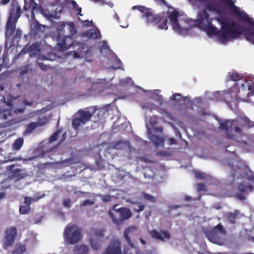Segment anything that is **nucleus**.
Segmentation results:
<instances>
[{
	"label": "nucleus",
	"instance_id": "f257e3e1",
	"mask_svg": "<svg viewBox=\"0 0 254 254\" xmlns=\"http://www.w3.org/2000/svg\"><path fill=\"white\" fill-rule=\"evenodd\" d=\"M220 30L216 28L213 35L216 36L223 44H226L232 39L239 37L243 33L246 39L254 44V40L252 39L254 33V29L251 28L245 29L241 26L227 22H221Z\"/></svg>",
	"mask_w": 254,
	"mask_h": 254
},
{
	"label": "nucleus",
	"instance_id": "f03ea898",
	"mask_svg": "<svg viewBox=\"0 0 254 254\" xmlns=\"http://www.w3.org/2000/svg\"><path fill=\"white\" fill-rule=\"evenodd\" d=\"M21 14V9L17 0H13L9 11V16L6 23L5 35L6 41H11L13 45L15 41L17 42L22 35L21 31L16 29V23Z\"/></svg>",
	"mask_w": 254,
	"mask_h": 254
},
{
	"label": "nucleus",
	"instance_id": "7ed1b4c3",
	"mask_svg": "<svg viewBox=\"0 0 254 254\" xmlns=\"http://www.w3.org/2000/svg\"><path fill=\"white\" fill-rule=\"evenodd\" d=\"M254 126V123L248 118L240 120H225L220 124V128L225 131L227 138L234 140L236 139V136L232 133L233 130L236 133L243 135V128H250Z\"/></svg>",
	"mask_w": 254,
	"mask_h": 254
},
{
	"label": "nucleus",
	"instance_id": "20e7f679",
	"mask_svg": "<svg viewBox=\"0 0 254 254\" xmlns=\"http://www.w3.org/2000/svg\"><path fill=\"white\" fill-rule=\"evenodd\" d=\"M133 9H136L142 13V17L145 18L147 23L157 25L158 28L160 29H168V18L164 13L154 15L151 9L144 6H134Z\"/></svg>",
	"mask_w": 254,
	"mask_h": 254
},
{
	"label": "nucleus",
	"instance_id": "39448f33",
	"mask_svg": "<svg viewBox=\"0 0 254 254\" xmlns=\"http://www.w3.org/2000/svg\"><path fill=\"white\" fill-rule=\"evenodd\" d=\"M203 233L207 239L212 243L222 246L226 242V230L221 223L213 228H207Z\"/></svg>",
	"mask_w": 254,
	"mask_h": 254
},
{
	"label": "nucleus",
	"instance_id": "423d86ee",
	"mask_svg": "<svg viewBox=\"0 0 254 254\" xmlns=\"http://www.w3.org/2000/svg\"><path fill=\"white\" fill-rule=\"evenodd\" d=\"M231 170V175L233 180L246 179L254 183V175L248 166L240 165L237 161H230L227 163Z\"/></svg>",
	"mask_w": 254,
	"mask_h": 254
},
{
	"label": "nucleus",
	"instance_id": "0eeeda50",
	"mask_svg": "<svg viewBox=\"0 0 254 254\" xmlns=\"http://www.w3.org/2000/svg\"><path fill=\"white\" fill-rule=\"evenodd\" d=\"M96 110V108L94 106L89 107L84 109H79L77 112L78 117L72 120L73 128L77 130L81 126H83L89 122Z\"/></svg>",
	"mask_w": 254,
	"mask_h": 254
},
{
	"label": "nucleus",
	"instance_id": "6e6552de",
	"mask_svg": "<svg viewBox=\"0 0 254 254\" xmlns=\"http://www.w3.org/2000/svg\"><path fill=\"white\" fill-rule=\"evenodd\" d=\"M212 19L210 18L206 10L203 9L198 12L197 19L195 24L202 30L206 32L208 35H213L216 30V27L212 24Z\"/></svg>",
	"mask_w": 254,
	"mask_h": 254
},
{
	"label": "nucleus",
	"instance_id": "1a4fd4ad",
	"mask_svg": "<svg viewBox=\"0 0 254 254\" xmlns=\"http://www.w3.org/2000/svg\"><path fill=\"white\" fill-rule=\"evenodd\" d=\"M80 230L75 225L68 224L64 229V237L67 243L74 244L80 241Z\"/></svg>",
	"mask_w": 254,
	"mask_h": 254
},
{
	"label": "nucleus",
	"instance_id": "9d476101",
	"mask_svg": "<svg viewBox=\"0 0 254 254\" xmlns=\"http://www.w3.org/2000/svg\"><path fill=\"white\" fill-rule=\"evenodd\" d=\"M57 39V47L61 51H64L72 47H75L80 45L78 42L74 41L70 36H64L62 38H61L60 36H58Z\"/></svg>",
	"mask_w": 254,
	"mask_h": 254
},
{
	"label": "nucleus",
	"instance_id": "9b49d317",
	"mask_svg": "<svg viewBox=\"0 0 254 254\" xmlns=\"http://www.w3.org/2000/svg\"><path fill=\"white\" fill-rule=\"evenodd\" d=\"M179 16V12L176 10H174L168 15V17L173 29L179 34L184 35L188 32V29L186 28H183L180 25L178 20Z\"/></svg>",
	"mask_w": 254,
	"mask_h": 254
},
{
	"label": "nucleus",
	"instance_id": "f8f14e48",
	"mask_svg": "<svg viewBox=\"0 0 254 254\" xmlns=\"http://www.w3.org/2000/svg\"><path fill=\"white\" fill-rule=\"evenodd\" d=\"M17 236V229L15 227H11L6 229L3 239V247L7 248L11 247Z\"/></svg>",
	"mask_w": 254,
	"mask_h": 254
},
{
	"label": "nucleus",
	"instance_id": "ddd939ff",
	"mask_svg": "<svg viewBox=\"0 0 254 254\" xmlns=\"http://www.w3.org/2000/svg\"><path fill=\"white\" fill-rule=\"evenodd\" d=\"M25 0V4L24 5V9L26 11L31 9L32 12H34L35 10L39 9H41L42 13L47 17L48 18H54V15L53 14L50 13L45 10H43L41 9V7L37 3L35 2V0H29L27 1Z\"/></svg>",
	"mask_w": 254,
	"mask_h": 254
},
{
	"label": "nucleus",
	"instance_id": "4468645a",
	"mask_svg": "<svg viewBox=\"0 0 254 254\" xmlns=\"http://www.w3.org/2000/svg\"><path fill=\"white\" fill-rule=\"evenodd\" d=\"M102 254H122L120 242L118 240L112 241Z\"/></svg>",
	"mask_w": 254,
	"mask_h": 254
},
{
	"label": "nucleus",
	"instance_id": "2eb2a0df",
	"mask_svg": "<svg viewBox=\"0 0 254 254\" xmlns=\"http://www.w3.org/2000/svg\"><path fill=\"white\" fill-rule=\"evenodd\" d=\"M149 234L153 239L161 241H164L171 238L170 233L166 230H160V232H158L156 230L153 229L149 232Z\"/></svg>",
	"mask_w": 254,
	"mask_h": 254
},
{
	"label": "nucleus",
	"instance_id": "dca6fc26",
	"mask_svg": "<svg viewBox=\"0 0 254 254\" xmlns=\"http://www.w3.org/2000/svg\"><path fill=\"white\" fill-rule=\"evenodd\" d=\"M117 205V204L113 205L112 210L109 211L108 214L111 218L113 222L117 226H119L123 223V221L121 215H120V213L119 211V208L116 209Z\"/></svg>",
	"mask_w": 254,
	"mask_h": 254
},
{
	"label": "nucleus",
	"instance_id": "f3484780",
	"mask_svg": "<svg viewBox=\"0 0 254 254\" xmlns=\"http://www.w3.org/2000/svg\"><path fill=\"white\" fill-rule=\"evenodd\" d=\"M81 36L83 37L94 40L100 38L101 37L100 31L97 28L86 30L82 33Z\"/></svg>",
	"mask_w": 254,
	"mask_h": 254
},
{
	"label": "nucleus",
	"instance_id": "a211bd4d",
	"mask_svg": "<svg viewBox=\"0 0 254 254\" xmlns=\"http://www.w3.org/2000/svg\"><path fill=\"white\" fill-rule=\"evenodd\" d=\"M135 227H129L127 228L124 232V236L128 246L131 248H134V245L131 241L130 237L132 236L133 232L135 230Z\"/></svg>",
	"mask_w": 254,
	"mask_h": 254
},
{
	"label": "nucleus",
	"instance_id": "6ab92c4d",
	"mask_svg": "<svg viewBox=\"0 0 254 254\" xmlns=\"http://www.w3.org/2000/svg\"><path fill=\"white\" fill-rule=\"evenodd\" d=\"M40 51V44L37 42L32 44L28 48V52L30 53V56L38 55Z\"/></svg>",
	"mask_w": 254,
	"mask_h": 254
},
{
	"label": "nucleus",
	"instance_id": "aec40b11",
	"mask_svg": "<svg viewBox=\"0 0 254 254\" xmlns=\"http://www.w3.org/2000/svg\"><path fill=\"white\" fill-rule=\"evenodd\" d=\"M240 215V211L238 210H235L233 212H228L227 213V219L230 223L234 224L236 222V219L239 217Z\"/></svg>",
	"mask_w": 254,
	"mask_h": 254
},
{
	"label": "nucleus",
	"instance_id": "412c9836",
	"mask_svg": "<svg viewBox=\"0 0 254 254\" xmlns=\"http://www.w3.org/2000/svg\"><path fill=\"white\" fill-rule=\"evenodd\" d=\"M129 142L128 141L119 140L113 142L111 143V147L115 149H122L128 146Z\"/></svg>",
	"mask_w": 254,
	"mask_h": 254
},
{
	"label": "nucleus",
	"instance_id": "4be33fe9",
	"mask_svg": "<svg viewBox=\"0 0 254 254\" xmlns=\"http://www.w3.org/2000/svg\"><path fill=\"white\" fill-rule=\"evenodd\" d=\"M150 139L156 148H158L160 146L163 147L164 145V139L162 137L152 135L150 137Z\"/></svg>",
	"mask_w": 254,
	"mask_h": 254
},
{
	"label": "nucleus",
	"instance_id": "5701e85b",
	"mask_svg": "<svg viewBox=\"0 0 254 254\" xmlns=\"http://www.w3.org/2000/svg\"><path fill=\"white\" fill-rule=\"evenodd\" d=\"M119 211L121 215L123 222L129 219L132 216V213L128 208L121 207L119 208Z\"/></svg>",
	"mask_w": 254,
	"mask_h": 254
},
{
	"label": "nucleus",
	"instance_id": "b1692460",
	"mask_svg": "<svg viewBox=\"0 0 254 254\" xmlns=\"http://www.w3.org/2000/svg\"><path fill=\"white\" fill-rule=\"evenodd\" d=\"M26 252V246L20 243L15 245L11 254H25Z\"/></svg>",
	"mask_w": 254,
	"mask_h": 254
},
{
	"label": "nucleus",
	"instance_id": "393cba45",
	"mask_svg": "<svg viewBox=\"0 0 254 254\" xmlns=\"http://www.w3.org/2000/svg\"><path fill=\"white\" fill-rule=\"evenodd\" d=\"M238 190L241 192L246 193L247 191L251 192L253 190V187L252 185L246 186L242 183L239 184Z\"/></svg>",
	"mask_w": 254,
	"mask_h": 254
},
{
	"label": "nucleus",
	"instance_id": "a878e982",
	"mask_svg": "<svg viewBox=\"0 0 254 254\" xmlns=\"http://www.w3.org/2000/svg\"><path fill=\"white\" fill-rule=\"evenodd\" d=\"M23 139L21 137L16 139L12 145L13 149L15 150H19L23 145Z\"/></svg>",
	"mask_w": 254,
	"mask_h": 254
},
{
	"label": "nucleus",
	"instance_id": "bb28decb",
	"mask_svg": "<svg viewBox=\"0 0 254 254\" xmlns=\"http://www.w3.org/2000/svg\"><path fill=\"white\" fill-rule=\"evenodd\" d=\"M75 250H76L78 254H88L89 248L85 245H81L80 247L76 246Z\"/></svg>",
	"mask_w": 254,
	"mask_h": 254
},
{
	"label": "nucleus",
	"instance_id": "cd10ccee",
	"mask_svg": "<svg viewBox=\"0 0 254 254\" xmlns=\"http://www.w3.org/2000/svg\"><path fill=\"white\" fill-rule=\"evenodd\" d=\"M38 127L37 124L35 122H31L28 124L25 130L26 133H30Z\"/></svg>",
	"mask_w": 254,
	"mask_h": 254
},
{
	"label": "nucleus",
	"instance_id": "c85d7f7f",
	"mask_svg": "<svg viewBox=\"0 0 254 254\" xmlns=\"http://www.w3.org/2000/svg\"><path fill=\"white\" fill-rule=\"evenodd\" d=\"M142 195L144 199L146 201L152 203H154L156 201V198L155 197L146 192H142Z\"/></svg>",
	"mask_w": 254,
	"mask_h": 254
},
{
	"label": "nucleus",
	"instance_id": "c756f323",
	"mask_svg": "<svg viewBox=\"0 0 254 254\" xmlns=\"http://www.w3.org/2000/svg\"><path fill=\"white\" fill-rule=\"evenodd\" d=\"M31 210L30 206L27 205H20L19 206V211L21 214H28Z\"/></svg>",
	"mask_w": 254,
	"mask_h": 254
},
{
	"label": "nucleus",
	"instance_id": "7c9ffc66",
	"mask_svg": "<svg viewBox=\"0 0 254 254\" xmlns=\"http://www.w3.org/2000/svg\"><path fill=\"white\" fill-rule=\"evenodd\" d=\"M105 231V230L103 229H95L92 230V233L94 234V235L97 237L101 238L104 237V232Z\"/></svg>",
	"mask_w": 254,
	"mask_h": 254
},
{
	"label": "nucleus",
	"instance_id": "2f4dec72",
	"mask_svg": "<svg viewBox=\"0 0 254 254\" xmlns=\"http://www.w3.org/2000/svg\"><path fill=\"white\" fill-rule=\"evenodd\" d=\"M40 198H41V197L38 198H32L28 196H25L24 197V203L26 204V205L30 206L32 201H36Z\"/></svg>",
	"mask_w": 254,
	"mask_h": 254
},
{
	"label": "nucleus",
	"instance_id": "473e14b6",
	"mask_svg": "<svg viewBox=\"0 0 254 254\" xmlns=\"http://www.w3.org/2000/svg\"><path fill=\"white\" fill-rule=\"evenodd\" d=\"M102 80L98 79L97 82H94L92 83V87L90 89V90L94 91L98 90L102 87L101 86V82Z\"/></svg>",
	"mask_w": 254,
	"mask_h": 254
},
{
	"label": "nucleus",
	"instance_id": "72a5a7b5",
	"mask_svg": "<svg viewBox=\"0 0 254 254\" xmlns=\"http://www.w3.org/2000/svg\"><path fill=\"white\" fill-rule=\"evenodd\" d=\"M68 26V29L71 35H74L76 32V30L73 22H70L67 23Z\"/></svg>",
	"mask_w": 254,
	"mask_h": 254
},
{
	"label": "nucleus",
	"instance_id": "f704fd0d",
	"mask_svg": "<svg viewBox=\"0 0 254 254\" xmlns=\"http://www.w3.org/2000/svg\"><path fill=\"white\" fill-rule=\"evenodd\" d=\"M61 132V130L58 129L54 133L50 138V142H52L57 140Z\"/></svg>",
	"mask_w": 254,
	"mask_h": 254
},
{
	"label": "nucleus",
	"instance_id": "c9c22d12",
	"mask_svg": "<svg viewBox=\"0 0 254 254\" xmlns=\"http://www.w3.org/2000/svg\"><path fill=\"white\" fill-rule=\"evenodd\" d=\"M90 244L92 248L94 250H97L100 247V245L99 242L94 241L93 239L90 240Z\"/></svg>",
	"mask_w": 254,
	"mask_h": 254
},
{
	"label": "nucleus",
	"instance_id": "e433bc0d",
	"mask_svg": "<svg viewBox=\"0 0 254 254\" xmlns=\"http://www.w3.org/2000/svg\"><path fill=\"white\" fill-rule=\"evenodd\" d=\"M135 204L137 205H136V207H135L133 208L134 211L139 213L143 210V209L145 207L144 205H143V204H141L140 203H136Z\"/></svg>",
	"mask_w": 254,
	"mask_h": 254
},
{
	"label": "nucleus",
	"instance_id": "4c0bfd02",
	"mask_svg": "<svg viewBox=\"0 0 254 254\" xmlns=\"http://www.w3.org/2000/svg\"><path fill=\"white\" fill-rule=\"evenodd\" d=\"M48 122L47 119L46 117L43 118H39L38 121L36 122L37 124L38 127L44 126L47 124Z\"/></svg>",
	"mask_w": 254,
	"mask_h": 254
},
{
	"label": "nucleus",
	"instance_id": "58836bf2",
	"mask_svg": "<svg viewBox=\"0 0 254 254\" xmlns=\"http://www.w3.org/2000/svg\"><path fill=\"white\" fill-rule=\"evenodd\" d=\"M248 90L250 91V92H248L247 93V95L248 96L251 95V94L254 95V84L252 83H249L248 85Z\"/></svg>",
	"mask_w": 254,
	"mask_h": 254
},
{
	"label": "nucleus",
	"instance_id": "ea45409f",
	"mask_svg": "<svg viewBox=\"0 0 254 254\" xmlns=\"http://www.w3.org/2000/svg\"><path fill=\"white\" fill-rule=\"evenodd\" d=\"M195 178L199 179H206L205 174L199 171H196L194 173Z\"/></svg>",
	"mask_w": 254,
	"mask_h": 254
},
{
	"label": "nucleus",
	"instance_id": "a19ab883",
	"mask_svg": "<svg viewBox=\"0 0 254 254\" xmlns=\"http://www.w3.org/2000/svg\"><path fill=\"white\" fill-rule=\"evenodd\" d=\"M230 78L233 81H237L240 79L241 77L237 73L233 72L231 74Z\"/></svg>",
	"mask_w": 254,
	"mask_h": 254
},
{
	"label": "nucleus",
	"instance_id": "79ce46f5",
	"mask_svg": "<svg viewBox=\"0 0 254 254\" xmlns=\"http://www.w3.org/2000/svg\"><path fill=\"white\" fill-rule=\"evenodd\" d=\"M196 189L198 192L205 190L206 186L204 184L202 183L197 184L196 185Z\"/></svg>",
	"mask_w": 254,
	"mask_h": 254
},
{
	"label": "nucleus",
	"instance_id": "37998d69",
	"mask_svg": "<svg viewBox=\"0 0 254 254\" xmlns=\"http://www.w3.org/2000/svg\"><path fill=\"white\" fill-rule=\"evenodd\" d=\"M63 206L69 208L71 207V200L69 198H65L63 200Z\"/></svg>",
	"mask_w": 254,
	"mask_h": 254
},
{
	"label": "nucleus",
	"instance_id": "c03bdc74",
	"mask_svg": "<svg viewBox=\"0 0 254 254\" xmlns=\"http://www.w3.org/2000/svg\"><path fill=\"white\" fill-rule=\"evenodd\" d=\"M114 198L115 197L113 195H106L103 196L102 199L104 202H106L111 201L112 199Z\"/></svg>",
	"mask_w": 254,
	"mask_h": 254
},
{
	"label": "nucleus",
	"instance_id": "a18cd8bd",
	"mask_svg": "<svg viewBox=\"0 0 254 254\" xmlns=\"http://www.w3.org/2000/svg\"><path fill=\"white\" fill-rule=\"evenodd\" d=\"M37 64L38 66L41 68V69L43 70H46L49 67V66L39 62L38 61L37 62Z\"/></svg>",
	"mask_w": 254,
	"mask_h": 254
},
{
	"label": "nucleus",
	"instance_id": "49530a36",
	"mask_svg": "<svg viewBox=\"0 0 254 254\" xmlns=\"http://www.w3.org/2000/svg\"><path fill=\"white\" fill-rule=\"evenodd\" d=\"M177 97H181V95L177 93L173 94L172 96L170 97V100L177 102L179 101L180 100L177 99Z\"/></svg>",
	"mask_w": 254,
	"mask_h": 254
},
{
	"label": "nucleus",
	"instance_id": "de8ad7c7",
	"mask_svg": "<svg viewBox=\"0 0 254 254\" xmlns=\"http://www.w3.org/2000/svg\"><path fill=\"white\" fill-rule=\"evenodd\" d=\"M238 87L237 86H236V85H235V86H234V87H233L232 88H231L229 90V92H227V93L226 94L225 96H228L230 95V94H231L232 92H235V91H237V90H238Z\"/></svg>",
	"mask_w": 254,
	"mask_h": 254
},
{
	"label": "nucleus",
	"instance_id": "09e8293b",
	"mask_svg": "<svg viewBox=\"0 0 254 254\" xmlns=\"http://www.w3.org/2000/svg\"><path fill=\"white\" fill-rule=\"evenodd\" d=\"M94 203V202L90 200L86 199L84 200L82 204H81V206H86L87 205H92Z\"/></svg>",
	"mask_w": 254,
	"mask_h": 254
},
{
	"label": "nucleus",
	"instance_id": "8fccbe9b",
	"mask_svg": "<svg viewBox=\"0 0 254 254\" xmlns=\"http://www.w3.org/2000/svg\"><path fill=\"white\" fill-rule=\"evenodd\" d=\"M236 197L240 200H244L245 199V195L241 193H238L236 195Z\"/></svg>",
	"mask_w": 254,
	"mask_h": 254
},
{
	"label": "nucleus",
	"instance_id": "3c124183",
	"mask_svg": "<svg viewBox=\"0 0 254 254\" xmlns=\"http://www.w3.org/2000/svg\"><path fill=\"white\" fill-rule=\"evenodd\" d=\"M157 154L162 156H167L168 152L164 151H158L157 152Z\"/></svg>",
	"mask_w": 254,
	"mask_h": 254
},
{
	"label": "nucleus",
	"instance_id": "603ef678",
	"mask_svg": "<svg viewBox=\"0 0 254 254\" xmlns=\"http://www.w3.org/2000/svg\"><path fill=\"white\" fill-rule=\"evenodd\" d=\"M22 103L25 106H32L33 105V102L28 101L25 99L23 101Z\"/></svg>",
	"mask_w": 254,
	"mask_h": 254
},
{
	"label": "nucleus",
	"instance_id": "864d4df0",
	"mask_svg": "<svg viewBox=\"0 0 254 254\" xmlns=\"http://www.w3.org/2000/svg\"><path fill=\"white\" fill-rule=\"evenodd\" d=\"M169 143L170 145L176 144V140L174 138H170L168 139Z\"/></svg>",
	"mask_w": 254,
	"mask_h": 254
},
{
	"label": "nucleus",
	"instance_id": "5fc2aeb1",
	"mask_svg": "<svg viewBox=\"0 0 254 254\" xmlns=\"http://www.w3.org/2000/svg\"><path fill=\"white\" fill-rule=\"evenodd\" d=\"M236 98L237 99H241V100H244L243 99H242L241 98V91L240 90L238 91V94L236 95Z\"/></svg>",
	"mask_w": 254,
	"mask_h": 254
},
{
	"label": "nucleus",
	"instance_id": "6e6d98bb",
	"mask_svg": "<svg viewBox=\"0 0 254 254\" xmlns=\"http://www.w3.org/2000/svg\"><path fill=\"white\" fill-rule=\"evenodd\" d=\"M6 104L8 107H12L13 105L12 101L10 100H7V101L6 102Z\"/></svg>",
	"mask_w": 254,
	"mask_h": 254
},
{
	"label": "nucleus",
	"instance_id": "4d7b16f0",
	"mask_svg": "<svg viewBox=\"0 0 254 254\" xmlns=\"http://www.w3.org/2000/svg\"><path fill=\"white\" fill-rule=\"evenodd\" d=\"M154 130L157 132H162L163 131V128L161 127H156L154 128Z\"/></svg>",
	"mask_w": 254,
	"mask_h": 254
},
{
	"label": "nucleus",
	"instance_id": "13d9d810",
	"mask_svg": "<svg viewBox=\"0 0 254 254\" xmlns=\"http://www.w3.org/2000/svg\"><path fill=\"white\" fill-rule=\"evenodd\" d=\"M5 196V193L4 192H0V200L3 198Z\"/></svg>",
	"mask_w": 254,
	"mask_h": 254
},
{
	"label": "nucleus",
	"instance_id": "bf43d9fd",
	"mask_svg": "<svg viewBox=\"0 0 254 254\" xmlns=\"http://www.w3.org/2000/svg\"><path fill=\"white\" fill-rule=\"evenodd\" d=\"M65 22H63L61 25H60V30H62L63 29H64V28L65 27Z\"/></svg>",
	"mask_w": 254,
	"mask_h": 254
},
{
	"label": "nucleus",
	"instance_id": "052dcab7",
	"mask_svg": "<svg viewBox=\"0 0 254 254\" xmlns=\"http://www.w3.org/2000/svg\"><path fill=\"white\" fill-rule=\"evenodd\" d=\"M10 0H1V3L2 4H6L9 2Z\"/></svg>",
	"mask_w": 254,
	"mask_h": 254
},
{
	"label": "nucleus",
	"instance_id": "680f3d73",
	"mask_svg": "<svg viewBox=\"0 0 254 254\" xmlns=\"http://www.w3.org/2000/svg\"><path fill=\"white\" fill-rule=\"evenodd\" d=\"M139 241L142 245H145L146 244V242L143 239L140 238Z\"/></svg>",
	"mask_w": 254,
	"mask_h": 254
},
{
	"label": "nucleus",
	"instance_id": "e2e57ef3",
	"mask_svg": "<svg viewBox=\"0 0 254 254\" xmlns=\"http://www.w3.org/2000/svg\"><path fill=\"white\" fill-rule=\"evenodd\" d=\"M48 60L49 59L45 56H43L41 58H39L38 60Z\"/></svg>",
	"mask_w": 254,
	"mask_h": 254
},
{
	"label": "nucleus",
	"instance_id": "0e129e2a",
	"mask_svg": "<svg viewBox=\"0 0 254 254\" xmlns=\"http://www.w3.org/2000/svg\"><path fill=\"white\" fill-rule=\"evenodd\" d=\"M65 137H66V133L64 132L63 135H62V140L61 141V142L63 141L65 138Z\"/></svg>",
	"mask_w": 254,
	"mask_h": 254
},
{
	"label": "nucleus",
	"instance_id": "69168bd1",
	"mask_svg": "<svg viewBox=\"0 0 254 254\" xmlns=\"http://www.w3.org/2000/svg\"><path fill=\"white\" fill-rule=\"evenodd\" d=\"M157 124L156 122V121H150V123H149V124L152 126H154V125H155L156 124Z\"/></svg>",
	"mask_w": 254,
	"mask_h": 254
},
{
	"label": "nucleus",
	"instance_id": "338daca9",
	"mask_svg": "<svg viewBox=\"0 0 254 254\" xmlns=\"http://www.w3.org/2000/svg\"><path fill=\"white\" fill-rule=\"evenodd\" d=\"M71 4H72V6H73V7H75L76 6H77V3H76V1H74V0H72V1H71Z\"/></svg>",
	"mask_w": 254,
	"mask_h": 254
},
{
	"label": "nucleus",
	"instance_id": "774afa93",
	"mask_svg": "<svg viewBox=\"0 0 254 254\" xmlns=\"http://www.w3.org/2000/svg\"><path fill=\"white\" fill-rule=\"evenodd\" d=\"M24 109H19L16 110V112L17 113H22L23 112Z\"/></svg>",
	"mask_w": 254,
	"mask_h": 254
}]
</instances>
